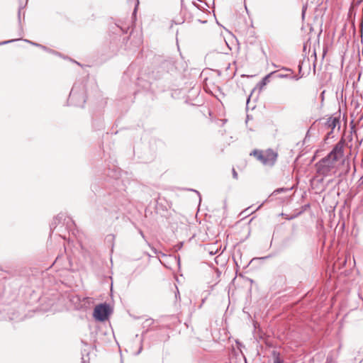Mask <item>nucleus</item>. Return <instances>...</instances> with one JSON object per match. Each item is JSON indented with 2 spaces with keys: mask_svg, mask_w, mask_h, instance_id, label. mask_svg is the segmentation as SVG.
<instances>
[{
  "mask_svg": "<svg viewBox=\"0 0 363 363\" xmlns=\"http://www.w3.org/2000/svg\"><path fill=\"white\" fill-rule=\"evenodd\" d=\"M344 144L343 140H340L327 156L315 164L316 172L318 175L325 177L336 172V163L344 156Z\"/></svg>",
  "mask_w": 363,
  "mask_h": 363,
  "instance_id": "nucleus-1",
  "label": "nucleus"
},
{
  "mask_svg": "<svg viewBox=\"0 0 363 363\" xmlns=\"http://www.w3.org/2000/svg\"><path fill=\"white\" fill-rule=\"evenodd\" d=\"M193 191H195V192H196V194H199V197L201 198V196H200V194H199V191H196V190H193Z\"/></svg>",
  "mask_w": 363,
  "mask_h": 363,
  "instance_id": "nucleus-17",
  "label": "nucleus"
},
{
  "mask_svg": "<svg viewBox=\"0 0 363 363\" xmlns=\"http://www.w3.org/2000/svg\"><path fill=\"white\" fill-rule=\"evenodd\" d=\"M361 75H362V74H361V73H359V76H358V81H359V80H360Z\"/></svg>",
  "mask_w": 363,
  "mask_h": 363,
  "instance_id": "nucleus-16",
  "label": "nucleus"
},
{
  "mask_svg": "<svg viewBox=\"0 0 363 363\" xmlns=\"http://www.w3.org/2000/svg\"><path fill=\"white\" fill-rule=\"evenodd\" d=\"M274 363H282L279 357L276 358L274 361Z\"/></svg>",
  "mask_w": 363,
  "mask_h": 363,
  "instance_id": "nucleus-13",
  "label": "nucleus"
},
{
  "mask_svg": "<svg viewBox=\"0 0 363 363\" xmlns=\"http://www.w3.org/2000/svg\"><path fill=\"white\" fill-rule=\"evenodd\" d=\"M339 119L336 117H330L328 119L326 122V125L331 128L332 130H333L335 127L339 125Z\"/></svg>",
  "mask_w": 363,
  "mask_h": 363,
  "instance_id": "nucleus-5",
  "label": "nucleus"
},
{
  "mask_svg": "<svg viewBox=\"0 0 363 363\" xmlns=\"http://www.w3.org/2000/svg\"><path fill=\"white\" fill-rule=\"evenodd\" d=\"M143 350V345H142V343L140 344V348L138 350V351L135 353L136 355L139 354Z\"/></svg>",
  "mask_w": 363,
  "mask_h": 363,
  "instance_id": "nucleus-12",
  "label": "nucleus"
},
{
  "mask_svg": "<svg viewBox=\"0 0 363 363\" xmlns=\"http://www.w3.org/2000/svg\"><path fill=\"white\" fill-rule=\"evenodd\" d=\"M210 254H211V255H214L215 253H213V251H211V252H210Z\"/></svg>",
  "mask_w": 363,
  "mask_h": 363,
  "instance_id": "nucleus-18",
  "label": "nucleus"
},
{
  "mask_svg": "<svg viewBox=\"0 0 363 363\" xmlns=\"http://www.w3.org/2000/svg\"><path fill=\"white\" fill-rule=\"evenodd\" d=\"M277 159V153L272 149H268L265 152H263V157L261 162L267 166H273Z\"/></svg>",
  "mask_w": 363,
  "mask_h": 363,
  "instance_id": "nucleus-3",
  "label": "nucleus"
},
{
  "mask_svg": "<svg viewBox=\"0 0 363 363\" xmlns=\"http://www.w3.org/2000/svg\"><path fill=\"white\" fill-rule=\"evenodd\" d=\"M274 72H271L270 74L266 75L263 79L260 82V84L261 86H264L266 85L269 82V78L271 77V75L273 74Z\"/></svg>",
  "mask_w": 363,
  "mask_h": 363,
  "instance_id": "nucleus-7",
  "label": "nucleus"
},
{
  "mask_svg": "<svg viewBox=\"0 0 363 363\" xmlns=\"http://www.w3.org/2000/svg\"><path fill=\"white\" fill-rule=\"evenodd\" d=\"M261 206H262V205L259 206L257 207V209H259V208H260V207H261Z\"/></svg>",
  "mask_w": 363,
  "mask_h": 363,
  "instance_id": "nucleus-19",
  "label": "nucleus"
},
{
  "mask_svg": "<svg viewBox=\"0 0 363 363\" xmlns=\"http://www.w3.org/2000/svg\"><path fill=\"white\" fill-rule=\"evenodd\" d=\"M285 189H283V188H280V189H277V190L274 191L275 193H280V192H283L284 191Z\"/></svg>",
  "mask_w": 363,
  "mask_h": 363,
  "instance_id": "nucleus-11",
  "label": "nucleus"
},
{
  "mask_svg": "<svg viewBox=\"0 0 363 363\" xmlns=\"http://www.w3.org/2000/svg\"><path fill=\"white\" fill-rule=\"evenodd\" d=\"M111 313L110 307L106 303H101L94 308L93 316L99 321L106 320Z\"/></svg>",
  "mask_w": 363,
  "mask_h": 363,
  "instance_id": "nucleus-2",
  "label": "nucleus"
},
{
  "mask_svg": "<svg viewBox=\"0 0 363 363\" xmlns=\"http://www.w3.org/2000/svg\"><path fill=\"white\" fill-rule=\"evenodd\" d=\"M76 89H77L76 86H74L73 88L72 89L70 94H69V100L71 101H72L74 99L79 98L81 101L79 103L78 102L73 103V104L74 106H83V105L86 102L85 96L83 93H82L81 94H77L76 91Z\"/></svg>",
  "mask_w": 363,
  "mask_h": 363,
  "instance_id": "nucleus-4",
  "label": "nucleus"
},
{
  "mask_svg": "<svg viewBox=\"0 0 363 363\" xmlns=\"http://www.w3.org/2000/svg\"><path fill=\"white\" fill-rule=\"evenodd\" d=\"M20 39H21V38H18V40H20ZM16 40H17V39H13V40H6V41H4V42H1L0 43V45H6V44H8V43H11L14 42Z\"/></svg>",
  "mask_w": 363,
  "mask_h": 363,
  "instance_id": "nucleus-9",
  "label": "nucleus"
},
{
  "mask_svg": "<svg viewBox=\"0 0 363 363\" xmlns=\"http://www.w3.org/2000/svg\"><path fill=\"white\" fill-rule=\"evenodd\" d=\"M140 234H141V235L144 238V235H143V232H141V231H140Z\"/></svg>",
  "mask_w": 363,
  "mask_h": 363,
  "instance_id": "nucleus-20",
  "label": "nucleus"
},
{
  "mask_svg": "<svg viewBox=\"0 0 363 363\" xmlns=\"http://www.w3.org/2000/svg\"><path fill=\"white\" fill-rule=\"evenodd\" d=\"M18 21H19V23H21V8L18 9Z\"/></svg>",
  "mask_w": 363,
  "mask_h": 363,
  "instance_id": "nucleus-14",
  "label": "nucleus"
},
{
  "mask_svg": "<svg viewBox=\"0 0 363 363\" xmlns=\"http://www.w3.org/2000/svg\"><path fill=\"white\" fill-rule=\"evenodd\" d=\"M25 41H26V42H28V43H30V44H32V45H35V46L40 47V48H43V49H44V50H47V49H46V48H45V46L41 45H40V44H38V43H35L31 42V41L28 40H25Z\"/></svg>",
  "mask_w": 363,
  "mask_h": 363,
  "instance_id": "nucleus-8",
  "label": "nucleus"
},
{
  "mask_svg": "<svg viewBox=\"0 0 363 363\" xmlns=\"http://www.w3.org/2000/svg\"><path fill=\"white\" fill-rule=\"evenodd\" d=\"M82 363H89V361H86L85 359V358L84 357V356L82 357Z\"/></svg>",
  "mask_w": 363,
  "mask_h": 363,
  "instance_id": "nucleus-15",
  "label": "nucleus"
},
{
  "mask_svg": "<svg viewBox=\"0 0 363 363\" xmlns=\"http://www.w3.org/2000/svg\"><path fill=\"white\" fill-rule=\"evenodd\" d=\"M252 155L261 162L262 158L263 157V151L255 150L252 152Z\"/></svg>",
  "mask_w": 363,
  "mask_h": 363,
  "instance_id": "nucleus-6",
  "label": "nucleus"
},
{
  "mask_svg": "<svg viewBox=\"0 0 363 363\" xmlns=\"http://www.w3.org/2000/svg\"><path fill=\"white\" fill-rule=\"evenodd\" d=\"M233 178H235V179H238V173L235 170V169L233 168Z\"/></svg>",
  "mask_w": 363,
  "mask_h": 363,
  "instance_id": "nucleus-10",
  "label": "nucleus"
}]
</instances>
